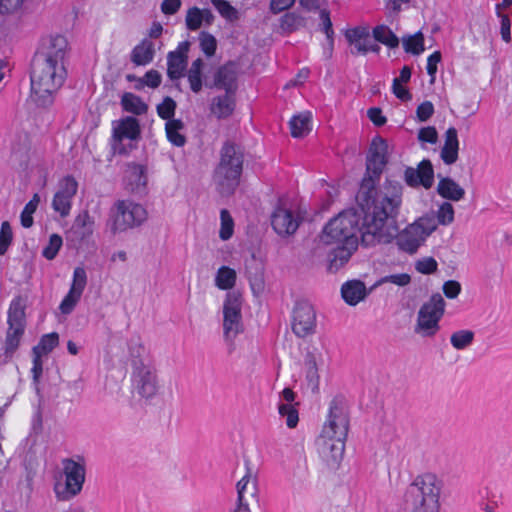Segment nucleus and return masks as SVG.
Listing matches in <instances>:
<instances>
[{
    "label": "nucleus",
    "mask_w": 512,
    "mask_h": 512,
    "mask_svg": "<svg viewBox=\"0 0 512 512\" xmlns=\"http://www.w3.org/2000/svg\"><path fill=\"white\" fill-rule=\"evenodd\" d=\"M358 207L340 212L323 228L320 243L333 246L328 255V269L338 271L358 247V232L366 246L388 243L394 237L389 219L398 214L402 202V186L390 184L376 199L356 197Z\"/></svg>",
    "instance_id": "f257e3e1"
},
{
    "label": "nucleus",
    "mask_w": 512,
    "mask_h": 512,
    "mask_svg": "<svg viewBox=\"0 0 512 512\" xmlns=\"http://www.w3.org/2000/svg\"><path fill=\"white\" fill-rule=\"evenodd\" d=\"M349 430V416L346 404L333 399L327 419L316 440V450L321 460L330 468H336L343 459Z\"/></svg>",
    "instance_id": "f03ea898"
},
{
    "label": "nucleus",
    "mask_w": 512,
    "mask_h": 512,
    "mask_svg": "<svg viewBox=\"0 0 512 512\" xmlns=\"http://www.w3.org/2000/svg\"><path fill=\"white\" fill-rule=\"evenodd\" d=\"M66 77L64 63L34 58L31 74V97L39 106L52 103L54 94L63 85Z\"/></svg>",
    "instance_id": "7ed1b4c3"
},
{
    "label": "nucleus",
    "mask_w": 512,
    "mask_h": 512,
    "mask_svg": "<svg viewBox=\"0 0 512 512\" xmlns=\"http://www.w3.org/2000/svg\"><path fill=\"white\" fill-rule=\"evenodd\" d=\"M441 489V482L435 475L417 477L406 493V502L411 512H439Z\"/></svg>",
    "instance_id": "20e7f679"
},
{
    "label": "nucleus",
    "mask_w": 512,
    "mask_h": 512,
    "mask_svg": "<svg viewBox=\"0 0 512 512\" xmlns=\"http://www.w3.org/2000/svg\"><path fill=\"white\" fill-rule=\"evenodd\" d=\"M388 144L387 142L377 136L372 139L366 161V174L361 182L358 192V199L363 196L376 199L378 195L385 191V188L394 182H388L380 193L375 191L376 184L379 181L380 175L383 172L387 163ZM400 185L399 183H396Z\"/></svg>",
    "instance_id": "39448f33"
},
{
    "label": "nucleus",
    "mask_w": 512,
    "mask_h": 512,
    "mask_svg": "<svg viewBox=\"0 0 512 512\" xmlns=\"http://www.w3.org/2000/svg\"><path fill=\"white\" fill-rule=\"evenodd\" d=\"M56 477L53 491L59 501H70L78 496L85 483L86 463L81 457L65 458Z\"/></svg>",
    "instance_id": "423d86ee"
},
{
    "label": "nucleus",
    "mask_w": 512,
    "mask_h": 512,
    "mask_svg": "<svg viewBox=\"0 0 512 512\" xmlns=\"http://www.w3.org/2000/svg\"><path fill=\"white\" fill-rule=\"evenodd\" d=\"M147 219V211L129 199L117 200L109 209L106 230L116 236L141 226Z\"/></svg>",
    "instance_id": "0eeeda50"
},
{
    "label": "nucleus",
    "mask_w": 512,
    "mask_h": 512,
    "mask_svg": "<svg viewBox=\"0 0 512 512\" xmlns=\"http://www.w3.org/2000/svg\"><path fill=\"white\" fill-rule=\"evenodd\" d=\"M436 229L437 221L433 213L424 214L397 233L395 237L396 245L399 250L413 255L425 245L427 239Z\"/></svg>",
    "instance_id": "6e6552de"
},
{
    "label": "nucleus",
    "mask_w": 512,
    "mask_h": 512,
    "mask_svg": "<svg viewBox=\"0 0 512 512\" xmlns=\"http://www.w3.org/2000/svg\"><path fill=\"white\" fill-rule=\"evenodd\" d=\"M242 164L243 155L240 149L233 144H225L221 151V161L214 176L222 194H230L238 186Z\"/></svg>",
    "instance_id": "1a4fd4ad"
},
{
    "label": "nucleus",
    "mask_w": 512,
    "mask_h": 512,
    "mask_svg": "<svg viewBox=\"0 0 512 512\" xmlns=\"http://www.w3.org/2000/svg\"><path fill=\"white\" fill-rule=\"evenodd\" d=\"M141 138L139 120L123 116L111 123L110 146L114 154L126 155L137 147Z\"/></svg>",
    "instance_id": "9d476101"
},
{
    "label": "nucleus",
    "mask_w": 512,
    "mask_h": 512,
    "mask_svg": "<svg viewBox=\"0 0 512 512\" xmlns=\"http://www.w3.org/2000/svg\"><path fill=\"white\" fill-rule=\"evenodd\" d=\"M242 297L237 292H228L222 306L223 337L232 344L235 338L243 331L242 322Z\"/></svg>",
    "instance_id": "9b49d317"
},
{
    "label": "nucleus",
    "mask_w": 512,
    "mask_h": 512,
    "mask_svg": "<svg viewBox=\"0 0 512 512\" xmlns=\"http://www.w3.org/2000/svg\"><path fill=\"white\" fill-rule=\"evenodd\" d=\"M445 301L440 294H434L418 312L415 331L422 336H433L439 329V321L444 313Z\"/></svg>",
    "instance_id": "f8f14e48"
},
{
    "label": "nucleus",
    "mask_w": 512,
    "mask_h": 512,
    "mask_svg": "<svg viewBox=\"0 0 512 512\" xmlns=\"http://www.w3.org/2000/svg\"><path fill=\"white\" fill-rule=\"evenodd\" d=\"M132 389L143 399H151L159 391V381L151 362H137L131 376Z\"/></svg>",
    "instance_id": "ddd939ff"
},
{
    "label": "nucleus",
    "mask_w": 512,
    "mask_h": 512,
    "mask_svg": "<svg viewBox=\"0 0 512 512\" xmlns=\"http://www.w3.org/2000/svg\"><path fill=\"white\" fill-rule=\"evenodd\" d=\"M301 221L296 205L280 201L271 215L274 231L280 236H289L296 232Z\"/></svg>",
    "instance_id": "4468645a"
},
{
    "label": "nucleus",
    "mask_w": 512,
    "mask_h": 512,
    "mask_svg": "<svg viewBox=\"0 0 512 512\" xmlns=\"http://www.w3.org/2000/svg\"><path fill=\"white\" fill-rule=\"evenodd\" d=\"M316 328V312L307 301L296 303L292 316V330L301 338L314 333Z\"/></svg>",
    "instance_id": "2eb2a0df"
},
{
    "label": "nucleus",
    "mask_w": 512,
    "mask_h": 512,
    "mask_svg": "<svg viewBox=\"0 0 512 512\" xmlns=\"http://www.w3.org/2000/svg\"><path fill=\"white\" fill-rule=\"evenodd\" d=\"M87 285V273L83 267H76L73 271L70 289L62 299L59 310L64 315H69L79 303Z\"/></svg>",
    "instance_id": "dca6fc26"
},
{
    "label": "nucleus",
    "mask_w": 512,
    "mask_h": 512,
    "mask_svg": "<svg viewBox=\"0 0 512 512\" xmlns=\"http://www.w3.org/2000/svg\"><path fill=\"white\" fill-rule=\"evenodd\" d=\"M77 189L78 184L71 176H66L59 182L58 189L52 200V208L61 217L69 215L72 207V200Z\"/></svg>",
    "instance_id": "f3484780"
},
{
    "label": "nucleus",
    "mask_w": 512,
    "mask_h": 512,
    "mask_svg": "<svg viewBox=\"0 0 512 512\" xmlns=\"http://www.w3.org/2000/svg\"><path fill=\"white\" fill-rule=\"evenodd\" d=\"M296 395L291 388H284L279 396L277 404L278 413L286 426L290 429L295 428L299 422V413L297 403H295Z\"/></svg>",
    "instance_id": "a211bd4d"
},
{
    "label": "nucleus",
    "mask_w": 512,
    "mask_h": 512,
    "mask_svg": "<svg viewBox=\"0 0 512 512\" xmlns=\"http://www.w3.org/2000/svg\"><path fill=\"white\" fill-rule=\"evenodd\" d=\"M345 37L352 46V54L365 55L369 51L378 52L379 46L375 44L370 37L368 28L355 27L345 33Z\"/></svg>",
    "instance_id": "6ab92c4d"
},
{
    "label": "nucleus",
    "mask_w": 512,
    "mask_h": 512,
    "mask_svg": "<svg viewBox=\"0 0 512 512\" xmlns=\"http://www.w3.org/2000/svg\"><path fill=\"white\" fill-rule=\"evenodd\" d=\"M67 46L68 42L64 36H50L43 41L41 49L35 57L47 59L50 62L57 61L58 63H63Z\"/></svg>",
    "instance_id": "aec40b11"
},
{
    "label": "nucleus",
    "mask_w": 512,
    "mask_h": 512,
    "mask_svg": "<svg viewBox=\"0 0 512 512\" xmlns=\"http://www.w3.org/2000/svg\"><path fill=\"white\" fill-rule=\"evenodd\" d=\"M405 181L411 187L431 188L434 182V171L431 162L423 160L419 163L417 169L407 168L405 170Z\"/></svg>",
    "instance_id": "412c9836"
},
{
    "label": "nucleus",
    "mask_w": 512,
    "mask_h": 512,
    "mask_svg": "<svg viewBox=\"0 0 512 512\" xmlns=\"http://www.w3.org/2000/svg\"><path fill=\"white\" fill-rule=\"evenodd\" d=\"M124 184L130 192H141L147 184L146 169L143 165L130 163L124 171Z\"/></svg>",
    "instance_id": "4be33fe9"
},
{
    "label": "nucleus",
    "mask_w": 512,
    "mask_h": 512,
    "mask_svg": "<svg viewBox=\"0 0 512 512\" xmlns=\"http://www.w3.org/2000/svg\"><path fill=\"white\" fill-rule=\"evenodd\" d=\"M214 86L227 93H235L237 88V71L233 63L220 67L214 75Z\"/></svg>",
    "instance_id": "5701e85b"
},
{
    "label": "nucleus",
    "mask_w": 512,
    "mask_h": 512,
    "mask_svg": "<svg viewBox=\"0 0 512 512\" xmlns=\"http://www.w3.org/2000/svg\"><path fill=\"white\" fill-rule=\"evenodd\" d=\"M368 293L369 291L365 284L360 280L347 281L341 287V294L344 301L351 306H355L363 301Z\"/></svg>",
    "instance_id": "b1692460"
},
{
    "label": "nucleus",
    "mask_w": 512,
    "mask_h": 512,
    "mask_svg": "<svg viewBox=\"0 0 512 512\" xmlns=\"http://www.w3.org/2000/svg\"><path fill=\"white\" fill-rule=\"evenodd\" d=\"M235 108L234 93H225L224 95L216 96L212 99L210 104V112L218 119L229 117Z\"/></svg>",
    "instance_id": "393cba45"
},
{
    "label": "nucleus",
    "mask_w": 512,
    "mask_h": 512,
    "mask_svg": "<svg viewBox=\"0 0 512 512\" xmlns=\"http://www.w3.org/2000/svg\"><path fill=\"white\" fill-rule=\"evenodd\" d=\"M459 140L454 127H450L445 133V142L441 150V158L445 164L451 165L458 159Z\"/></svg>",
    "instance_id": "a878e982"
},
{
    "label": "nucleus",
    "mask_w": 512,
    "mask_h": 512,
    "mask_svg": "<svg viewBox=\"0 0 512 512\" xmlns=\"http://www.w3.org/2000/svg\"><path fill=\"white\" fill-rule=\"evenodd\" d=\"M214 21V15L209 9H200L198 7H192L188 9L186 13V26L191 31L198 30L203 23L211 25Z\"/></svg>",
    "instance_id": "bb28decb"
},
{
    "label": "nucleus",
    "mask_w": 512,
    "mask_h": 512,
    "mask_svg": "<svg viewBox=\"0 0 512 512\" xmlns=\"http://www.w3.org/2000/svg\"><path fill=\"white\" fill-rule=\"evenodd\" d=\"M154 54L155 44L149 39H144L132 50L131 61L138 66H145L153 60Z\"/></svg>",
    "instance_id": "cd10ccee"
},
{
    "label": "nucleus",
    "mask_w": 512,
    "mask_h": 512,
    "mask_svg": "<svg viewBox=\"0 0 512 512\" xmlns=\"http://www.w3.org/2000/svg\"><path fill=\"white\" fill-rule=\"evenodd\" d=\"M291 135L294 138L306 136L312 130V114L305 111L294 115L289 121Z\"/></svg>",
    "instance_id": "c85d7f7f"
},
{
    "label": "nucleus",
    "mask_w": 512,
    "mask_h": 512,
    "mask_svg": "<svg viewBox=\"0 0 512 512\" xmlns=\"http://www.w3.org/2000/svg\"><path fill=\"white\" fill-rule=\"evenodd\" d=\"M120 104L125 112L136 116L144 115L148 110V105L143 99L131 92H125L121 96Z\"/></svg>",
    "instance_id": "c756f323"
},
{
    "label": "nucleus",
    "mask_w": 512,
    "mask_h": 512,
    "mask_svg": "<svg viewBox=\"0 0 512 512\" xmlns=\"http://www.w3.org/2000/svg\"><path fill=\"white\" fill-rule=\"evenodd\" d=\"M437 192L441 197L451 201H460L465 195L464 189L451 178H442L438 183Z\"/></svg>",
    "instance_id": "7c9ffc66"
},
{
    "label": "nucleus",
    "mask_w": 512,
    "mask_h": 512,
    "mask_svg": "<svg viewBox=\"0 0 512 512\" xmlns=\"http://www.w3.org/2000/svg\"><path fill=\"white\" fill-rule=\"evenodd\" d=\"M167 73L171 79H179L187 66V56L184 52L173 51L168 54Z\"/></svg>",
    "instance_id": "2f4dec72"
},
{
    "label": "nucleus",
    "mask_w": 512,
    "mask_h": 512,
    "mask_svg": "<svg viewBox=\"0 0 512 512\" xmlns=\"http://www.w3.org/2000/svg\"><path fill=\"white\" fill-rule=\"evenodd\" d=\"M8 325L11 329H24L25 327V310L24 303L21 298L14 299L8 310Z\"/></svg>",
    "instance_id": "473e14b6"
},
{
    "label": "nucleus",
    "mask_w": 512,
    "mask_h": 512,
    "mask_svg": "<svg viewBox=\"0 0 512 512\" xmlns=\"http://www.w3.org/2000/svg\"><path fill=\"white\" fill-rule=\"evenodd\" d=\"M73 228L81 239L88 238L94 233L95 219L84 210L76 216Z\"/></svg>",
    "instance_id": "72a5a7b5"
},
{
    "label": "nucleus",
    "mask_w": 512,
    "mask_h": 512,
    "mask_svg": "<svg viewBox=\"0 0 512 512\" xmlns=\"http://www.w3.org/2000/svg\"><path fill=\"white\" fill-rule=\"evenodd\" d=\"M237 280L236 271L229 266H221L215 273L214 284L220 290H231Z\"/></svg>",
    "instance_id": "f704fd0d"
},
{
    "label": "nucleus",
    "mask_w": 512,
    "mask_h": 512,
    "mask_svg": "<svg viewBox=\"0 0 512 512\" xmlns=\"http://www.w3.org/2000/svg\"><path fill=\"white\" fill-rule=\"evenodd\" d=\"M237 501L249 503V497L254 498L257 494V486L255 480H252L250 473H246L236 485Z\"/></svg>",
    "instance_id": "c9c22d12"
},
{
    "label": "nucleus",
    "mask_w": 512,
    "mask_h": 512,
    "mask_svg": "<svg viewBox=\"0 0 512 512\" xmlns=\"http://www.w3.org/2000/svg\"><path fill=\"white\" fill-rule=\"evenodd\" d=\"M402 45L407 53L420 55L425 51L424 36L418 31L413 35H407L402 38Z\"/></svg>",
    "instance_id": "e433bc0d"
},
{
    "label": "nucleus",
    "mask_w": 512,
    "mask_h": 512,
    "mask_svg": "<svg viewBox=\"0 0 512 512\" xmlns=\"http://www.w3.org/2000/svg\"><path fill=\"white\" fill-rule=\"evenodd\" d=\"M128 351L133 369L137 362H150L146 349L139 337H132L128 342Z\"/></svg>",
    "instance_id": "4c0bfd02"
},
{
    "label": "nucleus",
    "mask_w": 512,
    "mask_h": 512,
    "mask_svg": "<svg viewBox=\"0 0 512 512\" xmlns=\"http://www.w3.org/2000/svg\"><path fill=\"white\" fill-rule=\"evenodd\" d=\"M202 59L198 58L192 62L191 67L188 70V82L193 92L198 93L202 89Z\"/></svg>",
    "instance_id": "58836bf2"
},
{
    "label": "nucleus",
    "mask_w": 512,
    "mask_h": 512,
    "mask_svg": "<svg viewBox=\"0 0 512 512\" xmlns=\"http://www.w3.org/2000/svg\"><path fill=\"white\" fill-rule=\"evenodd\" d=\"M305 375L308 384L312 389H317L319 385L318 361L315 355L308 354L304 363Z\"/></svg>",
    "instance_id": "ea45409f"
},
{
    "label": "nucleus",
    "mask_w": 512,
    "mask_h": 512,
    "mask_svg": "<svg viewBox=\"0 0 512 512\" xmlns=\"http://www.w3.org/2000/svg\"><path fill=\"white\" fill-rule=\"evenodd\" d=\"M165 129L167 138L173 145L181 147L185 144V137L181 134L183 123L180 120L167 121Z\"/></svg>",
    "instance_id": "a19ab883"
},
{
    "label": "nucleus",
    "mask_w": 512,
    "mask_h": 512,
    "mask_svg": "<svg viewBox=\"0 0 512 512\" xmlns=\"http://www.w3.org/2000/svg\"><path fill=\"white\" fill-rule=\"evenodd\" d=\"M373 36L375 40L390 48H395L399 45L398 37L385 25L375 27L373 30Z\"/></svg>",
    "instance_id": "79ce46f5"
},
{
    "label": "nucleus",
    "mask_w": 512,
    "mask_h": 512,
    "mask_svg": "<svg viewBox=\"0 0 512 512\" xmlns=\"http://www.w3.org/2000/svg\"><path fill=\"white\" fill-rule=\"evenodd\" d=\"M59 342L57 333H49L44 335L37 346L33 348V355L45 356L50 353Z\"/></svg>",
    "instance_id": "37998d69"
},
{
    "label": "nucleus",
    "mask_w": 512,
    "mask_h": 512,
    "mask_svg": "<svg viewBox=\"0 0 512 512\" xmlns=\"http://www.w3.org/2000/svg\"><path fill=\"white\" fill-rule=\"evenodd\" d=\"M474 336L475 334L471 330H458L452 333L450 342L455 349L463 350L473 343Z\"/></svg>",
    "instance_id": "c03bdc74"
},
{
    "label": "nucleus",
    "mask_w": 512,
    "mask_h": 512,
    "mask_svg": "<svg viewBox=\"0 0 512 512\" xmlns=\"http://www.w3.org/2000/svg\"><path fill=\"white\" fill-rule=\"evenodd\" d=\"M234 233V221L228 210L222 209L220 212V230L219 237L223 241L229 240Z\"/></svg>",
    "instance_id": "a18cd8bd"
},
{
    "label": "nucleus",
    "mask_w": 512,
    "mask_h": 512,
    "mask_svg": "<svg viewBox=\"0 0 512 512\" xmlns=\"http://www.w3.org/2000/svg\"><path fill=\"white\" fill-rule=\"evenodd\" d=\"M40 202L39 194H34L32 199L25 205L20 219L21 225L25 228H29L33 225V214L35 213L38 204Z\"/></svg>",
    "instance_id": "49530a36"
},
{
    "label": "nucleus",
    "mask_w": 512,
    "mask_h": 512,
    "mask_svg": "<svg viewBox=\"0 0 512 512\" xmlns=\"http://www.w3.org/2000/svg\"><path fill=\"white\" fill-rule=\"evenodd\" d=\"M218 13L227 21L233 22L239 18L238 10L226 0H211Z\"/></svg>",
    "instance_id": "de8ad7c7"
},
{
    "label": "nucleus",
    "mask_w": 512,
    "mask_h": 512,
    "mask_svg": "<svg viewBox=\"0 0 512 512\" xmlns=\"http://www.w3.org/2000/svg\"><path fill=\"white\" fill-rule=\"evenodd\" d=\"M454 207L449 202H443L437 209L436 215L433 214L438 225L447 226L454 221Z\"/></svg>",
    "instance_id": "09e8293b"
},
{
    "label": "nucleus",
    "mask_w": 512,
    "mask_h": 512,
    "mask_svg": "<svg viewBox=\"0 0 512 512\" xmlns=\"http://www.w3.org/2000/svg\"><path fill=\"white\" fill-rule=\"evenodd\" d=\"M199 45L202 50V52L207 57H212L217 49V40L216 38L208 33V32H201L198 37Z\"/></svg>",
    "instance_id": "8fccbe9b"
},
{
    "label": "nucleus",
    "mask_w": 512,
    "mask_h": 512,
    "mask_svg": "<svg viewBox=\"0 0 512 512\" xmlns=\"http://www.w3.org/2000/svg\"><path fill=\"white\" fill-rule=\"evenodd\" d=\"M304 19L297 13H286L280 21V27L283 31L291 32L303 25Z\"/></svg>",
    "instance_id": "3c124183"
},
{
    "label": "nucleus",
    "mask_w": 512,
    "mask_h": 512,
    "mask_svg": "<svg viewBox=\"0 0 512 512\" xmlns=\"http://www.w3.org/2000/svg\"><path fill=\"white\" fill-rule=\"evenodd\" d=\"M320 18L322 21L323 31L326 34L328 41V48L326 49L327 56L330 57L333 50L334 40H333V29L332 22L329 16V12L326 10H322L320 12Z\"/></svg>",
    "instance_id": "603ef678"
},
{
    "label": "nucleus",
    "mask_w": 512,
    "mask_h": 512,
    "mask_svg": "<svg viewBox=\"0 0 512 512\" xmlns=\"http://www.w3.org/2000/svg\"><path fill=\"white\" fill-rule=\"evenodd\" d=\"M24 329H11L8 328L6 341H5V353L12 354L19 346L20 339L23 335Z\"/></svg>",
    "instance_id": "864d4df0"
},
{
    "label": "nucleus",
    "mask_w": 512,
    "mask_h": 512,
    "mask_svg": "<svg viewBox=\"0 0 512 512\" xmlns=\"http://www.w3.org/2000/svg\"><path fill=\"white\" fill-rule=\"evenodd\" d=\"M62 244V238L58 234H52L49 238L48 244L44 247L42 251V255L47 260L54 259L58 254L60 248L62 247Z\"/></svg>",
    "instance_id": "5fc2aeb1"
},
{
    "label": "nucleus",
    "mask_w": 512,
    "mask_h": 512,
    "mask_svg": "<svg viewBox=\"0 0 512 512\" xmlns=\"http://www.w3.org/2000/svg\"><path fill=\"white\" fill-rule=\"evenodd\" d=\"M411 282V277L407 273L391 274L380 278L375 286H380L385 283H391L399 287L407 286Z\"/></svg>",
    "instance_id": "6e6d98bb"
},
{
    "label": "nucleus",
    "mask_w": 512,
    "mask_h": 512,
    "mask_svg": "<svg viewBox=\"0 0 512 512\" xmlns=\"http://www.w3.org/2000/svg\"><path fill=\"white\" fill-rule=\"evenodd\" d=\"M13 239L12 228L9 222L4 221L0 228V255H4Z\"/></svg>",
    "instance_id": "4d7b16f0"
},
{
    "label": "nucleus",
    "mask_w": 512,
    "mask_h": 512,
    "mask_svg": "<svg viewBox=\"0 0 512 512\" xmlns=\"http://www.w3.org/2000/svg\"><path fill=\"white\" fill-rule=\"evenodd\" d=\"M176 103L170 98L166 97L164 100L157 106L158 115L165 120H173L172 117L175 114Z\"/></svg>",
    "instance_id": "13d9d810"
},
{
    "label": "nucleus",
    "mask_w": 512,
    "mask_h": 512,
    "mask_svg": "<svg viewBox=\"0 0 512 512\" xmlns=\"http://www.w3.org/2000/svg\"><path fill=\"white\" fill-rule=\"evenodd\" d=\"M438 263L433 257H423L415 262V269L421 274H431L437 270Z\"/></svg>",
    "instance_id": "bf43d9fd"
},
{
    "label": "nucleus",
    "mask_w": 512,
    "mask_h": 512,
    "mask_svg": "<svg viewBox=\"0 0 512 512\" xmlns=\"http://www.w3.org/2000/svg\"><path fill=\"white\" fill-rule=\"evenodd\" d=\"M442 55L440 51H435L427 58L426 70L432 80L435 79L438 70V64L441 62Z\"/></svg>",
    "instance_id": "052dcab7"
},
{
    "label": "nucleus",
    "mask_w": 512,
    "mask_h": 512,
    "mask_svg": "<svg viewBox=\"0 0 512 512\" xmlns=\"http://www.w3.org/2000/svg\"><path fill=\"white\" fill-rule=\"evenodd\" d=\"M438 133L434 127L428 126L420 129L418 139L421 142L434 144L437 142Z\"/></svg>",
    "instance_id": "680f3d73"
},
{
    "label": "nucleus",
    "mask_w": 512,
    "mask_h": 512,
    "mask_svg": "<svg viewBox=\"0 0 512 512\" xmlns=\"http://www.w3.org/2000/svg\"><path fill=\"white\" fill-rule=\"evenodd\" d=\"M498 17L501 19V28L500 33L501 37L505 42H510L511 40V22L507 15L502 14L500 11L497 12Z\"/></svg>",
    "instance_id": "e2e57ef3"
},
{
    "label": "nucleus",
    "mask_w": 512,
    "mask_h": 512,
    "mask_svg": "<svg viewBox=\"0 0 512 512\" xmlns=\"http://www.w3.org/2000/svg\"><path fill=\"white\" fill-rule=\"evenodd\" d=\"M434 113V106L430 101H425L417 107V117L420 121L428 120Z\"/></svg>",
    "instance_id": "0e129e2a"
},
{
    "label": "nucleus",
    "mask_w": 512,
    "mask_h": 512,
    "mask_svg": "<svg viewBox=\"0 0 512 512\" xmlns=\"http://www.w3.org/2000/svg\"><path fill=\"white\" fill-rule=\"evenodd\" d=\"M443 292L447 298L454 299L461 292V285L454 280L446 281L443 285Z\"/></svg>",
    "instance_id": "69168bd1"
},
{
    "label": "nucleus",
    "mask_w": 512,
    "mask_h": 512,
    "mask_svg": "<svg viewBox=\"0 0 512 512\" xmlns=\"http://www.w3.org/2000/svg\"><path fill=\"white\" fill-rule=\"evenodd\" d=\"M24 0H0V13L8 14L17 10Z\"/></svg>",
    "instance_id": "338daca9"
},
{
    "label": "nucleus",
    "mask_w": 512,
    "mask_h": 512,
    "mask_svg": "<svg viewBox=\"0 0 512 512\" xmlns=\"http://www.w3.org/2000/svg\"><path fill=\"white\" fill-rule=\"evenodd\" d=\"M368 118L376 126H382L386 123V117L379 108H370L367 112Z\"/></svg>",
    "instance_id": "774afa93"
}]
</instances>
